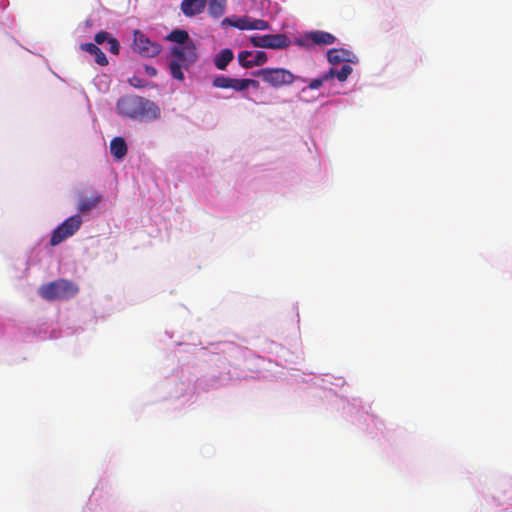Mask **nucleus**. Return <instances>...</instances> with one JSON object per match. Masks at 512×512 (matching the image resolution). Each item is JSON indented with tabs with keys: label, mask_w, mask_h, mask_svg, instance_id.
I'll use <instances>...</instances> for the list:
<instances>
[{
	"label": "nucleus",
	"mask_w": 512,
	"mask_h": 512,
	"mask_svg": "<svg viewBox=\"0 0 512 512\" xmlns=\"http://www.w3.org/2000/svg\"><path fill=\"white\" fill-rule=\"evenodd\" d=\"M165 39L178 44L170 48L172 60L169 62V70L174 79L183 81L185 78L183 70H187L198 59L197 46L190 39L188 32L183 29L172 30Z\"/></svg>",
	"instance_id": "nucleus-1"
},
{
	"label": "nucleus",
	"mask_w": 512,
	"mask_h": 512,
	"mask_svg": "<svg viewBox=\"0 0 512 512\" xmlns=\"http://www.w3.org/2000/svg\"><path fill=\"white\" fill-rule=\"evenodd\" d=\"M117 114L129 120L152 121L160 117V108L151 100L139 95H124L115 106Z\"/></svg>",
	"instance_id": "nucleus-2"
},
{
	"label": "nucleus",
	"mask_w": 512,
	"mask_h": 512,
	"mask_svg": "<svg viewBox=\"0 0 512 512\" xmlns=\"http://www.w3.org/2000/svg\"><path fill=\"white\" fill-rule=\"evenodd\" d=\"M79 291L76 283L67 279H58L39 288V295L48 301L67 300L74 297Z\"/></svg>",
	"instance_id": "nucleus-3"
},
{
	"label": "nucleus",
	"mask_w": 512,
	"mask_h": 512,
	"mask_svg": "<svg viewBox=\"0 0 512 512\" xmlns=\"http://www.w3.org/2000/svg\"><path fill=\"white\" fill-rule=\"evenodd\" d=\"M253 76L261 78V80L275 89L283 86H290L296 80L305 82L306 80L300 76L294 75L285 68H263L252 73Z\"/></svg>",
	"instance_id": "nucleus-4"
},
{
	"label": "nucleus",
	"mask_w": 512,
	"mask_h": 512,
	"mask_svg": "<svg viewBox=\"0 0 512 512\" xmlns=\"http://www.w3.org/2000/svg\"><path fill=\"white\" fill-rule=\"evenodd\" d=\"M132 49L135 53L144 58H152L161 53L162 46L157 42L151 41L140 30H134Z\"/></svg>",
	"instance_id": "nucleus-5"
},
{
	"label": "nucleus",
	"mask_w": 512,
	"mask_h": 512,
	"mask_svg": "<svg viewBox=\"0 0 512 512\" xmlns=\"http://www.w3.org/2000/svg\"><path fill=\"white\" fill-rule=\"evenodd\" d=\"M82 224V219L79 215H73L66 219L63 223L57 226L51 235L50 245L56 246L61 242L71 237L78 231Z\"/></svg>",
	"instance_id": "nucleus-6"
},
{
	"label": "nucleus",
	"mask_w": 512,
	"mask_h": 512,
	"mask_svg": "<svg viewBox=\"0 0 512 512\" xmlns=\"http://www.w3.org/2000/svg\"><path fill=\"white\" fill-rule=\"evenodd\" d=\"M250 41L254 47L268 49H284L291 44L290 39L285 34L252 36Z\"/></svg>",
	"instance_id": "nucleus-7"
},
{
	"label": "nucleus",
	"mask_w": 512,
	"mask_h": 512,
	"mask_svg": "<svg viewBox=\"0 0 512 512\" xmlns=\"http://www.w3.org/2000/svg\"><path fill=\"white\" fill-rule=\"evenodd\" d=\"M268 60L267 54L264 51H241L238 54V62L244 68H252L254 66H261Z\"/></svg>",
	"instance_id": "nucleus-8"
},
{
	"label": "nucleus",
	"mask_w": 512,
	"mask_h": 512,
	"mask_svg": "<svg viewBox=\"0 0 512 512\" xmlns=\"http://www.w3.org/2000/svg\"><path fill=\"white\" fill-rule=\"evenodd\" d=\"M246 78H232L224 75L216 76L212 81V86L220 89H233L236 92L246 90Z\"/></svg>",
	"instance_id": "nucleus-9"
},
{
	"label": "nucleus",
	"mask_w": 512,
	"mask_h": 512,
	"mask_svg": "<svg viewBox=\"0 0 512 512\" xmlns=\"http://www.w3.org/2000/svg\"><path fill=\"white\" fill-rule=\"evenodd\" d=\"M224 22H227L240 30H267L270 27L269 23L265 20L253 19L247 16L238 18L234 22L226 18Z\"/></svg>",
	"instance_id": "nucleus-10"
},
{
	"label": "nucleus",
	"mask_w": 512,
	"mask_h": 512,
	"mask_svg": "<svg viewBox=\"0 0 512 512\" xmlns=\"http://www.w3.org/2000/svg\"><path fill=\"white\" fill-rule=\"evenodd\" d=\"M206 4V0H182L180 8L185 16L193 17L202 13Z\"/></svg>",
	"instance_id": "nucleus-11"
},
{
	"label": "nucleus",
	"mask_w": 512,
	"mask_h": 512,
	"mask_svg": "<svg viewBox=\"0 0 512 512\" xmlns=\"http://www.w3.org/2000/svg\"><path fill=\"white\" fill-rule=\"evenodd\" d=\"M102 196L92 193L90 196L81 195L79 198L78 211L82 214L90 212L101 202Z\"/></svg>",
	"instance_id": "nucleus-12"
},
{
	"label": "nucleus",
	"mask_w": 512,
	"mask_h": 512,
	"mask_svg": "<svg viewBox=\"0 0 512 512\" xmlns=\"http://www.w3.org/2000/svg\"><path fill=\"white\" fill-rule=\"evenodd\" d=\"M81 49L93 55L95 57V62L100 66L108 65V60L103 51L94 43H85L81 44Z\"/></svg>",
	"instance_id": "nucleus-13"
},
{
	"label": "nucleus",
	"mask_w": 512,
	"mask_h": 512,
	"mask_svg": "<svg viewBox=\"0 0 512 512\" xmlns=\"http://www.w3.org/2000/svg\"><path fill=\"white\" fill-rule=\"evenodd\" d=\"M234 54L231 49H222L214 56V65L218 70H225L228 64L233 60Z\"/></svg>",
	"instance_id": "nucleus-14"
},
{
	"label": "nucleus",
	"mask_w": 512,
	"mask_h": 512,
	"mask_svg": "<svg viewBox=\"0 0 512 512\" xmlns=\"http://www.w3.org/2000/svg\"><path fill=\"white\" fill-rule=\"evenodd\" d=\"M110 152L116 159H122L127 154V145L122 137H115L110 142Z\"/></svg>",
	"instance_id": "nucleus-15"
},
{
	"label": "nucleus",
	"mask_w": 512,
	"mask_h": 512,
	"mask_svg": "<svg viewBox=\"0 0 512 512\" xmlns=\"http://www.w3.org/2000/svg\"><path fill=\"white\" fill-rule=\"evenodd\" d=\"M309 39L314 43L318 45H329L335 42L336 38L325 31H314L311 32L309 35Z\"/></svg>",
	"instance_id": "nucleus-16"
},
{
	"label": "nucleus",
	"mask_w": 512,
	"mask_h": 512,
	"mask_svg": "<svg viewBox=\"0 0 512 512\" xmlns=\"http://www.w3.org/2000/svg\"><path fill=\"white\" fill-rule=\"evenodd\" d=\"M226 1L227 0H209V14L214 18L221 17L225 12Z\"/></svg>",
	"instance_id": "nucleus-17"
},
{
	"label": "nucleus",
	"mask_w": 512,
	"mask_h": 512,
	"mask_svg": "<svg viewBox=\"0 0 512 512\" xmlns=\"http://www.w3.org/2000/svg\"><path fill=\"white\" fill-rule=\"evenodd\" d=\"M352 67L349 64L342 65L340 70H335L334 68H330L327 73L332 74V78L336 77L339 81H345L349 75L352 73Z\"/></svg>",
	"instance_id": "nucleus-18"
},
{
	"label": "nucleus",
	"mask_w": 512,
	"mask_h": 512,
	"mask_svg": "<svg viewBox=\"0 0 512 512\" xmlns=\"http://www.w3.org/2000/svg\"><path fill=\"white\" fill-rule=\"evenodd\" d=\"M346 55L342 49H331L327 52V59L331 64H338L346 60Z\"/></svg>",
	"instance_id": "nucleus-19"
},
{
	"label": "nucleus",
	"mask_w": 512,
	"mask_h": 512,
	"mask_svg": "<svg viewBox=\"0 0 512 512\" xmlns=\"http://www.w3.org/2000/svg\"><path fill=\"white\" fill-rule=\"evenodd\" d=\"M332 79L331 73H324L319 78L313 79L309 82L308 88L311 90H316L319 87L323 85V83L327 82L328 80Z\"/></svg>",
	"instance_id": "nucleus-20"
},
{
	"label": "nucleus",
	"mask_w": 512,
	"mask_h": 512,
	"mask_svg": "<svg viewBox=\"0 0 512 512\" xmlns=\"http://www.w3.org/2000/svg\"><path fill=\"white\" fill-rule=\"evenodd\" d=\"M109 38H111L110 34L106 31H101L97 33L94 37L96 44H103L105 41L108 42Z\"/></svg>",
	"instance_id": "nucleus-21"
},
{
	"label": "nucleus",
	"mask_w": 512,
	"mask_h": 512,
	"mask_svg": "<svg viewBox=\"0 0 512 512\" xmlns=\"http://www.w3.org/2000/svg\"><path fill=\"white\" fill-rule=\"evenodd\" d=\"M108 44H109V51L112 53V54H118L119 53V42L116 38L114 37H111L109 38L108 40Z\"/></svg>",
	"instance_id": "nucleus-22"
},
{
	"label": "nucleus",
	"mask_w": 512,
	"mask_h": 512,
	"mask_svg": "<svg viewBox=\"0 0 512 512\" xmlns=\"http://www.w3.org/2000/svg\"><path fill=\"white\" fill-rule=\"evenodd\" d=\"M245 84H246V90H247L249 87H252V88H254V89H258V88L260 87V83H259V81L254 80V79L246 78Z\"/></svg>",
	"instance_id": "nucleus-23"
},
{
	"label": "nucleus",
	"mask_w": 512,
	"mask_h": 512,
	"mask_svg": "<svg viewBox=\"0 0 512 512\" xmlns=\"http://www.w3.org/2000/svg\"><path fill=\"white\" fill-rule=\"evenodd\" d=\"M145 72L150 77H155L157 75V69L150 65H145Z\"/></svg>",
	"instance_id": "nucleus-24"
},
{
	"label": "nucleus",
	"mask_w": 512,
	"mask_h": 512,
	"mask_svg": "<svg viewBox=\"0 0 512 512\" xmlns=\"http://www.w3.org/2000/svg\"><path fill=\"white\" fill-rule=\"evenodd\" d=\"M131 84H132L134 87H141V85H140V84H138V81H135V83H132V82H131Z\"/></svg>",
	"instance_id": "nucleus-25"
},
{
	"label": "nucleus",
	"mask_w": 512,
	"mask_h": 512,
	"mask_svg": "<svg viewBox=\"0 0 512 512\" xmlns=\"http://www.w3.org/2000/svg\"><path fill=\"white\" fill-rule=\"evenodd\" d=\"M131 84H132L134 87H141V85H140V84H138V81H135V83H132V82H131Z\"/></svg>",
	"instance_id": "nucleus-26"
}]
</instances>
